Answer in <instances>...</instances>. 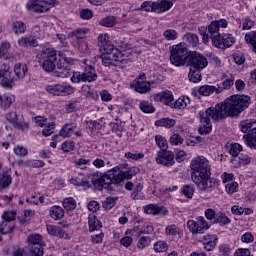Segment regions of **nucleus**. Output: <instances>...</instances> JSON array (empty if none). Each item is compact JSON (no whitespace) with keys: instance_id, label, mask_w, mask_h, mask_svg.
<instances>
[{"instance_id":"f257e3e1","label":"nucleus","mask_w":256,"mask_h":256,"mask_svg":"<svg viewBox=\"0 0 256 256\" xmlns=\"http://www.w3.org/2000/svg\"><path fill=\"white\" fill-rule=\"evenodd\" d=\"M251 105V98L247 95H233L226 99L224 103L210 107L205 112H200V123L198 131L200 135H209L212 131L211 119L219 121L225 117H239L247 107Z\"/></svg>"},{"instance_id":"f03ea898","label":"nucleus","mask_w":256,"mask_h":256,"mask_svg":"<svg viewBox=\"0 0 256 256\" xmlns=\"http://www.w3.org/2000/svg\"><path fill=\"white\" fill-rule=\"evenodd\" d=\"M97 175H99V172L90 174L92 185L100 191L107 189L110 193H113V191H119V187H121V183L125 179H133L135 170L129 168V164L124 163L108 170L102 176L95 178Z\"/></svg>"},{"instance_id":"7ed1b4c3","label":"nucleus","mask_w":256,"mask_h":256,"mask_svg":"<svg viewBox=\"0 0 256 256\" xmlns=\"http://www.w3.org/2000/svg\"><path fill=\"white\" fill-rule=\"evenodd\" d=\"M191 179L203 193H211L217 187V180L211 177V164L204 156L194 158L190 163Z\"/></svg>"},{"instance_id":"20e7f679","label":"nucleus","mask_w":256,"mask_h":256,"mask_svg":"<svg viewBox=\"0 0 256 256\" xmlns=\"http://www.w3.org/2000/svg\"><path fill=\"white\" fill-rule=\"evenodd\" d=\"M82 67L84 71L82 73L75 72L71 77L72 83H93L97 81V71H95V62L90 59H84L82 61Z\"/></svg>"},{"instance_id":"39448f33","label":"nucleus","mask_w":256,"mask_h":256,"mask_svg":"<svg viewBox=\"0 0 256 256\" xmlns=\"http://www.w3.org/2000/svg\"><path fill=\"white\" fill-rule=\"evenodd\" d=\"M227 25H229V22H227L226 19H220L212 21L208 26V31L205 28L200 29L199 31L202 36L203 43H209V40L211 39L212 45L215 44L221 36L219 29H226Z\"/></svg>"},{"instance_id":"423d86ee","label":"nucleus","mask_w":256,"mask_h":256,"mask_svg":"<svg viewBox=\"0 0 256 256\" xmlns=\"http://www.w3.org/2000/svg\"><path fill=\"white\" fill-rule=\"evenodd\" d=\"M131 52L127 50L117 51L112 56L102 57V64L104 67H109L114 65V67H119L120 69H125L129 63H131Z\"/></svg>"},{"instance_id":"0eeeda50","label":"nucleus","mask_w":256,"mask_h":256,"mask_svg":"<svg viewBox=\"0 0 256 256\" xmlns=\"http://www.w3.org/2000/svg\"><path fill=\"white\" fill-rule=\"evenodd\" d=\"M41 67L46 73H53L56 69L55 61H57V50L55 48H46L37 55Z\"/></svg>"},{"instance_id":"6e6552de","label":"nucleus","mask_w":256,"mask_h":256,"mask_svg":"<svg viewBox=\"0 0 256 256\" xmlns=\"http://www.w3.org/2000/svg\"><path fill=\"white\" fill-rule=\"evenodd\" d=\"M188 59L189 51L187 50V46H185V44L180 43L171 47L170 61L172 65L175 67H183V65H187Z\"/></svg>"},{"instance_id":"1a4fd4ad","label":"nucleus","mask_w":256,"mask_h":256,"mask_svg":"<svg viewBox=\"0 0 256 256\" xmlns=\"http://www.w3.org/2000/svg\"><path fill=\"white\" fill-rule=\"evenodd\" d=\"M242 133H248L243 136L244 143L250 149H256V120H244L240 123Z\"/></svg>"},{"instance_id":"9d476101","label":"nucleus","mask_w":256,"mask_h":256,"mask_svg":"<svg viewBox=\"0 0 256 256\" xmlns=\"http://www.w3.org/2000/svg\"><path fill=\"white\" fill-rule=\"evenodd\" d=\"M187 227L192 235H199L205 233L209 229V224L204 217H198L196 220H188Z\"/></svg>"},{"instance_id":"9b49d317","label":"nucleus","mask_w":256,"mask_h":256,"mask_svg":"<svg viewBox=\"0 0 256 256\" xmlns=\"http://www.w3.org/2000/svg\"><path fill=\"white\" fill-rule=\"evenodd\" d=\"M45 91H47V93L50 95H61L62 97H65V95H72L75 90L73 87H71V85L54 84L46 86Z\"/></svg>"},{"instance_id":"f8f14e48","label":"nucleus","mask_w":256,"mask_h":256,"mask_svg":"<svg viewBox=\"0 0 256 256\" xmlns=\"http://www.w3.org/2000/svg\"><path fill=\"white\" fill-rule=\"evenodd\" d=\"M186 65H190L192 69H205V67L208 65V62L207 58L198 52H191L188 55Z\"/></svg>"},{"instance_id":"ddd939ff","label":"nucleus","mask_w":256,"mask_h":256,"mask_svg":"<svg viewBox=\"0 0 256 256\" xmlns=\"http://www.w3.org/2000/svg\"><path fill=\"white\" fill-rule=\"evenodd\" d=\"M156 163L163 165L164 167H172L175 165V155L171 151H159L156 157Z\"/></svg>"},{"instance_id":"4468645a","label":"nucleus","mask_w":256,"mask_h":256,"mask_svg":"<svg viewBox=\"0 0 256 256\" xmlns=\"http://www.w3.org/2000/svg\"><path fill=\"white\" fill-rule=\"evenodd\" d=\"M233 45H235V38L231 34H223L216 43L213 44L217 49H227V47H233Z\"/></svg>"},{"instance_id":"2eb2a0df","label":"nucleus","mask_w":256,"mask_h":256,"mask_svg":"<svg viewBox=\"0 0 256 256\" xmlns=\"http://www.w3.org/2000/svg\"><path fill=\"white\" fill-rule=\"evenodd\" d=\"M155 101H158L160 103H164V105H168L169 107L173 106V92L169 90H165L162 92H159L154 96Z\"/></svg>"},{"instance_id":"dca6fc26","label":"nucleus","mask_w":256,"mask_h":256,"mask_svg":"<svg viewBox=\"0 0 256 256\" xmlns=\"http://www.w3.org/2000/svg\"><path fill=\"white\" fill-rule=\"evenodd\" d=\"M47 232L49 233V235H52L53 237H59V239H71L69 237V234H67V232H65L59 226L47 225Z\"/></svg>"},{"instance_id":"f3484780","label":"nucleus","mask_w":256,"mask_h":256,"mask_svg":"<svg viewBox=\"0 0 256 256\" xmlns=\"http://www.w3.org/2000/svg\"><path fill=\"white\" fill-rule=\"evenodd\" d=\"M217 235L206 234L203 236V246L206 251H213L214 247H217Z\"/></svg>"},{"instance_id":"a211bd4d","label":"nucleus","mask_w":256,"mask_h":256,"mask_svg":"<svg viewBox=\"0 0 256 256\" xmlns=\"http://www.w3.org/2000/svg\"><path fill=\"white\" fill-rule=\"evenodd\" d=\"M75 129H77V124L66 123L62 126L58 136L63 137L64 139L69 138L75 133Z\"/></svg>"},{"instance_id":"6ab92c4d","label":"nucleus","mask_w":256,"mask_h":256,"mask_svg":"<svg viewBox=\"0 0 256 256\" xmlns=\"http://www.w3.org/2000/svg\"><path fill=\"white\" fill-rule=\"evenodd\" d=\"M55 77H61L65 79L67 77H71V71L68 65H63L62 63L57 62L56 68L54 71Z\"/></svg>"},{"instance_id":"aec40b11","label":"nucleus","mask_w":256,"mask_h":256,"mask_svg":"<svg viewBox=\"0 0 256 256\" xmlns=\"http://www.w3.org/2000/svg\"><path fill=\"white\" fill-rule=\"evenodd\" d=\"M144 212L147 215H167L165 207H159L155 204H148L144 207Z\"/></svg>"},{"instance_id":"412c9836","label":"nucleus","mask_w":256,"mask_h":256,"mask_svg":"<svg viewBox=\"0 0 256 256\" xmlns=\"http://www.w3.org/2000/svg\"><path fill=\"white\" fill-rule=\"evenodd\" d=\"M19 47L29 48V47H38L39 42L35 36H25L18 40Z\"/></svg>"},{"instance_id":"4be33fe9","label":"nucleus","mask_w":256,"mask_h":256,"mask_svg":"<svg viewBox=\"0 0 256 256\" xmlns=\"http://www.w3.org/2000/svg\"><path fill=\"white\" fill-rule=\"evenodd\" d=\"M173 7V2L169 0L156 1L154 4L155 13H165Z\"/></svg>"},{"instance_id":"5701e85b","label":"nucleus","mask_w":256,"mask_h":256,"mask_svg":"<svg viewBox=\"0 0 256 256\" xmlns=\"http://www.w3.org/2000/svg\"><path fill=\"white\" fill-rule=\"evenodd\" d=\"M132 87L137 93H149L151 91V83L147 81L137 80Z\"/></svg>"},{"instance_id":"b1692460","label":"nucleus","mask_w":256,"mask_h":256,"mask_svg":"<svg viewBox=\"0 0 256 256\" xmlns=\"http://www.w3.org/2000/svg\"><path fill=\"white\" fill-rule=\"evenodd\" d=\"M88 225H89V231L90 233H93V231H99L103 225L101 224V221L97 219V216L91 214L88 217Z\"/></svg>"},{"instance_id":"393cba45","label":"nucleus","mask_w":256,"mask_h":256,"mask_svg":"<svg viewBox=\"0 0 256 256\" xmlns=\"http://www.w3.org/2000/svg\"><path fill=\"white\" fill-rule=\"evenodd\" d=\"M49 213L51 218L55 219V221H59V219H63V217H65V211L61 206H52Z\"/></svg>"},{"instance_id":"a878e982","label":"nucleus","mask_w":256,"mask_h":256,"mask_svg":"<svg viewBox=\"0 0 256 256\" xmlns=\"http://www.w3.org/2000/svg\"><path fill=\"white\" fill-rule=\"evenodd\" d=\"M198 93L203 97H209V95H213V93L217 94V87L211 85H203L199 87Z\"/></svg>"},{"instance_id":"bb28decb","label":"nucleus","mask_w":256,"mask_h":256,"mask_svg":"<svg viewBox=\"0 0 256 256\" xmlns=\"http://www.w3.org/2000/svg\"><path fill=\"white\" fill-rule=\"evenodd\" d=\"M191 100L187 96H182L172 103V109H185Z\"/></svg>"},{"instance_id":"cd10ccee","label":"nucleus","mask_w":256,"mask_h":256,"mask_svg":"<svg viewBox=\"0 0 256 256\" xmlns=\"http://www.w3.org/2000/svg\"><path fill=\"white\" fill-rule=\"evenodd\" d=\"M13 103H15V96L3 95L0 101V107L4 111H7Z\"/></svg>"},{"instance_id":"c85d7f7f","label":"nucleus","mask_w":256,"mask_h":256,"mask_svg":"<svg viewBox=\"0 0 256 256\" xmlns=\"http://www.w3.org/2000/svg\"><path fill=\"white\" fill-rule=\"evenodd\" d=\"M27 65L18 63L14 66V73L18 79H23L27 75Z\"/></svg>"},{"instance_id":"c756f323","label":"nucleus","mask_w":256,"mask_h":256,"mask_svg":"<svg viewBox=\"0 0 256 256\" xmlns=\"http://www.w3.org/2000/svg\"><path fill=\"white\" fill-rule=\"evenodd\" d=\"M201 70L197 68H190V71L188 73V79L192 83H199L201 81Z\"/></svg>"},{"instance_id":"7c9ffc66","label":"nucleus","mask_w":256,"mask_h":256,"mask_svg":"<svg viewBox=\"0 0 256 256\" xmlns=\"http://www.w3.org/2000/svg\"><path fill=\"white\" fill-rule=\"evenodd\" d=\"M175 123H177L175 119L162 118L156 121L155 125H157V127H166V129H171V127H175Z\"/></svg>"},{"instance_id":"2f4dec72","label":"nucleus","mask_w":256,"mask_h":256,"mask_svg":"<svg viewBox=\"0 0 256 256\" xmlns=\"http://www.w3.org/2000/svg\"><path fill=\"white\" fill-rule=\"evenodd\" d=\"M70 181L72 185H76V187H91V185H89V181H87L85 176L81 174L78 177L72 178Z\"/></svg>"},{"instance_id":"473e14b6","label":"nucleus","mask_w":256,"mask_h":256,"mask_svg":"<svg viewBox=\"0 0 256 256\" xmlns=\"http://www.w3.org/2000/svg\"><path fill=\"white\" fill-rule=\"evenodd\" d=\"M184 41L190 44L192 47H197L199 45V36L195 33H187L184 35Z\"/></svg>"},{"instance_id":"72a5a7b5","label":"nucleus","mask_w":256,"mask_h":256,"mask_svg":"<svg viewBox=\"0 0 256 256\" xmlns=\"http://www.w3.org/2000/svg\"><path fill=\"white\" fill-rule=\"evenodd\" d=\"M235 82L232 79H226L224 80L219 86H217L216 95H219V93H223V91L227 89H231L233 87V84Z\"/></svg>"},{"instance_id":"f704fd0d","label":"nucleus","mask_w":256,"mask_h":256,"mask_svg":"<svg viewBox=\"0 0 256 256\" xmlns=\"http://www.w3.org/2000/svg\"><path fill=\"white\" fill-rule=\"evenodd\" d=\"M119 198L117 197H107L103 202H102V207L106 211H109L113 209L114 205H117V201Z\"/></svg>"},{"instance_id":"c9c22d12","label":"nucleus","mask_w":256,"mask_h":256,"mask_svg":"<svg viewBox=\"0 0 256 256\" xmlns=\"http://www.w3.org/2000/svg\"><path fill=\"white\" fill-rule=\"evenodd\" d=\"M0 85L5 89H13V83H15L16 79L11 78V76H2L0 78Z\"/></svg>"},{"instance_id":"e433bc0d","label":"nucleus","mask_w":256,"mask_h":256,"mask_svg":"<svg viewBox=\"0 0 256 256\" xmlns=\"http://www.w3.org/2000/svg\"><path fill=\"white\" fill-rule=\"evenodd\" d=\"M86 124H87V127L92 135H95V133H97V131H99L103 128V125L95 120L87 121Z\"/></svg>"},{"instance_id":"4c0bfd02","label":"nucleus","mask_w":256,"mask_h":256,"mask_svg":"<svg viewBox=\"0 0 256 256\" xmlns=\"http://www.w3.org/2000/svg\"><path fill=\"white\" fill-rule=\"evenodd\" d=\"M139 109L142 113H155V107L149 101H141L139 103Z\"/></svg>"},{"instance_id":"58836bf2","label":"nucleus","mask_w":256,"mask_h":256,"mask_svg":"<svg viewBox=\"0 0 256 256\" xmlns=\"http://www.w3.org/2000/svg\"><path fill=\"white\" fill-rule=\"evenodd\" d=\"M165 233L167 237H171V239H175V237L179 235V227H177V225L175 224L168 225L166 226Z\"/></svg>"},{"instance_id":"ea45409f","label":"nucleus","mask_w":256,"mask_h":256,"mask_svg":"<svg viewBox=\"0 0 256 256\" xmlns=\"http://www.w3.org/2000/svg\"><path fill=\"white\" fill-rule=\"evenodd\" d=\"M116 24L117 20L114 16H107L102 18L99 22V25H102V27H115Z\"/></svg>"},{"instance_id":"a19ab883","label":"nucleus","mask_w":256,"mask_h":256,"mask_svg":"<svg viewBox=\"0 0 256 256\" xmlns=\"http://www.w3.org/2000/svg\"><path fill=\"white\" fill-rule=\"evenodd\" d=\"M27 241L30 245H38L37 247H39L43 243V237L39 234H31L27 237Z\"/></svg>"},{"instance_id":"79ce46f5","label":"nucleus","mask_w":256,"mask_h":256,"mask_svg":"<svg viewBox=\"0 0 256 256\" xmlns=\"http://www.w3.org/2000/svg\"><path fill=\"white\" fill-rule=\"evenodd\" d=\"M245 41L246 43H250L252 51L256 53V31L247 33L245 35Z\"/></svg>"},{"instance_id":"37998d69","label":"nucleus","mask_w":256,"mask_h":256,"mask_svg":"<svg viewBox=\"0 0 256 256\" xmlns=\"http://www.w3.org/2000/svg\"><path fill=\"white\" fill-rule=\"evenodd\" d=\"M63 207L66 211H73L77 208V202L73 198H65L63 201Z\"/></svg>"},{"instance_id":"c03bdc74","label":"nucleus","mask_w":256,"mask_h":256,"mask_svg":"<svg viewBox=\"0 0 256 256\" xmlns=\"http://www.w3.org/2000/svg\"><path fill=\"white\" fill-rule=\"evenodd\" d=\"M11 66L5 62H0V79L2 77H11Z\"/></svg>"},{"instance_id":"a18cd8bd","label":"nucleus","mask_w":256,"mask_h":256,"mask_svg":"<svg viewBox=\"0 0 256 256\" xmlns=\"http://www.w3.org/2000/svg\"><path fill=\"white\" fill-rule=\"evenodd\" d=\"M155 141L158 147L160 148V151H167V149H169V146L167 145V140L165 139V137L161 135H157L155 138Z\"/></svg>"},{"instance_id":"49530a36","label":"nucleus","mask_w":256,"mask_h":256,"mask_svg":"<svg viewBox=\"0 0 256 256\" xmlns=\"http://www.w3.org/2000/svg\"><path fill=\"white\" fill-rule=\"evenodd\" d=\"M83 91L88 99H99V94L90 86H84Z\"/></svg>"},{"instance_id":"de8ad7c7","label":"nucleus","mask_w":256,"mask_h":256,"mask_svg":"<svg viewBox=\"0 0 256 256\" xmlns=\"http://www.w3.org/2000/svg\"><path fill=\"white\" fill-rule=\"evenodd\" d=\"M150 245H151V237L142 236L138 240L137 247H138V249H145L146 247H149Z\"/></svg>"},{"instance_id":"09e8293b","label":"nucleus","mask_w":256,"mask_h":256,"mask_svg":"<svg viewBox=\"0 0 256 256\" xmlns=\"http://www.w3.org/2000/svg\"><path fill=\"white\" fill-rule=\"evenodd\" d=\"M11 185V176L7 173H3L0 178V189H6Z\"/></svg>"},{"instance_id":"8fccbe9b","label":"nucleus","mask_w":256,"mask_h":256,"mask_svg":"<svg viewBox=\"0 0 256 256\" xmlns=\"http://www.w3.org/2000/svg\"><path fill=\"white\" fill-rule=\"evenodd\" d=\"M163 37H165L167 41H175V39L179 37V34L174 29H168L164 31Z\"/></svg>"},{"instance_id":"3c124183","label":"nucleus","mask_w":256,"mask_h":256,"mask_svg":"<svg viewBox=\"0 0 256 256\" xmlns=\"http://www.w3.org/2000/svg\"><path fill=\"white\" fill-rule=\"evenodd\" d=\"M62 151H64V153H69L70 151H74L75 150V141L73 140H67L64 143H62Z\"/></svg>"},{"instance_id":"603ef678","label":"nucleus","mask_w":256,"mask_h":256,"mask_svg":"<svg viewBox=\"0 0 256 256\" xmlns=\"http://www.w3.org/2000/svg\"><path fill=\"white\" fill-rule=\"evenodd\" d=\"M18 119L19 116L15 111L6 114V120L10 123V125H13V127H15V125L19 122Z\"/></svg>"},{"instance_id":"864d4df0","label":"nucleus","mask_w":256,"mask_h":256,"mask_svg":"<svg viewBox=\"0 0 256 256\" xmlns=\"http://www.w3.org/2000/svg\"><path fill=\"white\" fill-rule=\"evenodd\" d=\"M15 155H17V157H27L29 151L27 150V148L21 146V145H16L13 149Z\"/></svg>"},{"instance_id":"5fc2aeb1","label":"nucleus","mask_w":256,"mask_h":256,"mask_svg":"<svg viewBox=\"0 0 256 256\" xmlns=\"http://www.w3.org/2000/svg\"><path fill=\"white\" fill-rule=\"evenodd\" d=\"M241 151H243V146H241L239 143H234L231 145L229 153L233 157H238Z\"/></svg>"},{"instance_id":"6e6d98bb","label":"nucleus","mask_w":256,"mask_h":256,"mask_svg":"<svg viewBox=\"0 0 256 256\" xmlns=\"http://www.w3.org/2000/svg\"><path fill=\"white\" fill-rule=\"evenodd\" d=\"M216 223H220V225H229L231 220L222 212H219L216 217Z\"/></svg>"},{"instance_id":"4d7b16f0","label":"nucleus","mask_w":256,"mask_h":256,"mask_svg":"<svg viewBox=\"0 0 256 256\" xmlns=\"http://www.w3.org/2000/svg\"><path fill=\"white\" fill-rule=\"evenodd\" d=\"M15 217H17V213L15 211H5L2 214V219L8 223L15 221Z\"/></svg>"},{"instance_id":"13d9d810","label":"nucleus","mask_w":256,"mask_h":256,"mask_svg":"<svg viewBox=\"0 0 256 256\" xmlns=\"http://www.w3.org/2000/svg\"><path fill=\"white\" fill-rule=\"evenodd\" d=\"M85 35H87V30L85 29H76L69 34L70 37H75L76 39H85Z\"/></svg>"},{"instance_id":"bf43d9fd","label":"nucleus","mask_w":256,"mask_h":256,"mask_svg":"<svg viewBox=\"0 0 256 256\" xmlns=\"http://www.w3.org/2000/svg\"><path fill=\"white\" fill-rule=\"evenodd\" d=\"M8 225H9V222H7V220H3L2 223L0 224V233H2V235H7L11 233V231H13V227Z\"/></svg>"},{"instance_id":"052dcab7","label":"nucleus","mask_w":256,"mask_h":256,"mask_svg":"<svg viewBox=\"0 0 256 256\" xmlns=\"http://www.w3.org/2000/svg\"><path fill=\"white\" fill-rule=\"evenodd\" d=\"M13 31L16 33V35H19L21 33H25V24L23 22H14L13 23Z\"/></svg>"},{"instance_id":"680f3d73","label":"nucleus","mask_w":256,"mask_h":256,"mask_svg":"<svg viewBox=\"0 0 256 256\" xmlns=\"http://www.w3.org/2000/svg\"><path fill=\"white\" fill-rule=\"evenodd\" d=\"M182 192L185 197H187L188 199H192L193 194L195 193V188L191 185H185L182 189Z\"/></svg>"},{"instance_id":"e2e57ef3","label":"nucleus","mask_w":256,"mask_h":256,"mask_svg":"<svg viewBox=\"0 0 256 256\" xmlns=\"http://www.w3.org/2000/svg\"><path fill=\"white\" fill-rule=\"evenodd\" d=\"M154 250L156 253H163L167 251V243L163 241H158L154 244Z\"/></svg>"},{"instance_id":"0e129e2a","label":"nucleus","mask_w":256,"mask_h":256,"mask_svg":"<svg viewBox=\"0 0 256 256\" xmlns=\"http://www.w3.org/2000/svg\"><path fill=\"white\" fill-rule=\"evenodd\" d=\"M143 191V184L139 183L131 193L130 197L133 201H137L139 199V194Z\"/></svg>"},{"instance_id":"69168bd1","label":"nucleus","mask_w":256,"mask_h":256,"mask_svg":"<svg viewBox=\"0 0 256 256\" xmlns=\"http://www.w3.org/2000/svg\"><path fill=\"white\" fill-rule=\"evenodd\" d=\"M45 252L43 251L42 246H32L30 248V255L31 256H43Z\"/></svg>"},{"instance_id":"338daca9","label":"nucleus","mask_w":256,"mask_h":256,"mask_svg":"<svg viewBox=\"0 0 256 256\" xmlns=\"http://www.w3.org/2000/svg\"><path fill=\"white\" fill-rule=\"evenodd\" d=\"M171 145H181L183 144V137H180L179 134H174L170 137Z\"/></svg>"},{"instance_id":"774afa93","label":"nucleus","mask_w":256,"mask_h":256,"mask_svg":"<svg viewBox=\"0 0 256 256\" xmlns=\"http://www.w3.org/2000/svg\"><path fill=\"white\" fill-rule=\"evenodd\" d=\"M234 256H253L251 251L247 248H239L236 250Z\"/></svg>"}]
</instances>
